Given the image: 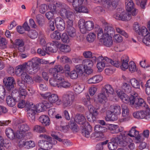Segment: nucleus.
<instances>
[{"instance_id":"nucleus-1","label":"nucleus","mask_w":150,"mask_h":150,"mask_svg":"<svg viewBox=\"0 0 150 150\" xmlns=\"http://www.w3.org/2000/svg\"><path fill=\"white\" fill-rule=\"evenodd\" d=\"M114 91L111 85L106 84L103 86L101 89V92L98 95V100L100 103L105 100L109 95H113Z\"/></svg>"},{"instance_id":"nucleus-2","label":"nucleus","mask_w":150,"mask_h":150,"mask_svg":"<svg viewBox=\"0 0 150 150\" xmlns=\"http://www.w3.org/2000/svg\"><path fill=\"white\" fill-rule=\"evenodd\" d=\"M29 64L30 61L16 66L15 69L16 75L19 76H21V78H24L26 72L33 73L32 67Z\"/></svg>"},{"instance_id":"nucleus-3","label":"nucleus","mask_w":150,"mask_h":150,"mask_svg":"<svg viewBox=\"0 0 150 150\" xmlns=\"http://www.w3.org/2000/svg\"><path fill=\"white\" fill-rule=\"evenodd\" d=\"M79 27L80 31L83 34L88 31H90L94 27V23L92 21H88L85 22L83 19H80L78 22Z\"/></svg>"},{"instance_id":"nucleus-4","label":"nucleus","mask_w":150,"mask_h":150,"mask_svg":"<svg viewBox=\"0 0 150 150\" xmlns=\"http://www.w3.org/2000/svg\"><path fill=\"white\" fill-rule=\"evenodd\" d=\"M75 100L74 93L71 92L64 94L62 96V104L64 108L69 107L73 104Z\"/></svg>"},{"instance_id":"nucleus-5","label":"nucleus","mask_w":150,"mask_h":150,"mask_svg":"<svg viewBox=\"0 0 150 150\" xmlns=\"http://www.w3.org/2000/svg\"><path fill=\"white\" fill-rule=\"evenodd\" d=\"M87 0H74L72 5L76 12L79 13H88L89 11L88 9L83 5V2H85Z\"/></svg>"},{"instance_id":"nucleus-6","label":"nucleus","mask_w":150,"mask_h":150,"mask_svg":"<svg viewBox=\"0 0 150 150\" xmlns=\"http://www.w3.org/2000/svg\"><path fill=\"white\" fill-rule=\"evenodd\" d=\"M40 95L44 99H48L49 102L52 104L56 103L58 105L61 104V100L59 99L57 94L47 92L44 94L40 93Z\"/></svg>"},{"instance_id":"nucleus-7","label":"nucleus","mask_w":150,"mask_h":150,"mask_svg":"<svg viewBox=\"0 0 150 150\" xmlns=\"http://www.w3.org/2000/svg\"><path fill=\"white\" fill-rule=\"evenodd\" d=\"M129 11L119 10V12L114 14V18L117 20L125 21L130 20L131 15Z\"/></svg>"},{"instance_id":"nucleus-8","label":"nucleus","mask_w":150,"mask_h":150,"mask_svg":"<svg viewBox=\"0 0 150 150\" xmlns=\"http://www.w3.org/2000/svg\"><path fill=\"white\" fill-rule=\"evenodd\" d=\"M122 135H118L115 138H112L109 142L108 144V149L110 150H115L117 149L118 144L121 146L122 143Z\"/></svg>"},{"instance_id":"nucleus-9","label":"nucleus","mask_w":150,"mask_h":150,"mask_svg":"<svg viewBox=\"0 0 150 150\" xmlns=\"http://www.w3.org/2000/svg\"><path fill=\"white\" fill-rule=\"evenodd\" d=\"M48 63V61L45 59L35 57L32 58L30 61L29 65L32 67L33 73H35L38 70V63L42 64H47Z\"/></svg>"},{"instance_id":"nucleus-10","label":"nucleus","mask_w":150,"mask_h":150,"mask_svg":"<svg viewBox=\"0 0 150 150\" xmlns=\"http://www.w3.org/2000/svg\"><path fill=\"white\" fill-rule=\"evenodd\" d=\"M119 0H102L103 6L108 10L111 11L117 6Z\"/></svg>"},{"instance_id":"nucleus-11","label":"nucleus","mask_w":150,"mask_h":150,"mask_svg":"<svg viewBox=\"0 0 150 150\" xmlns=\"http://www.w3.org/2000/svg\"><path fill=\"white\" fill-rule=\"evenodd\" d=\"M18 127L19 129L17 132L16 137L19 139L24 137L26 132L29 130L28 126L26 124H23L19 125Z\"/></svg>"},{"instance_id":"nucleus-12","label":"nucleus","mask_w":150,"mask_h":150,"mask_svg":"<svg viewBox=\"0 0 150 150\" xmlns=\"http://www.w3.org/2000/svg\"><path fill=\"white\" fill-rule=\"evenodd\" d=\"M27 105V116L30 121L33 122L35 120V114L38 112L34 107V105L32 103L30 105Z\"/></svg>"},{"instance_id":"nucleus-13","label":"nucleus","mask_w":150,"mask_h":150,"mask_svg":"<svg viewBox=\"0 0 150 150\" xmlns=\"http://www.w3.org/2000/svg\"><path fill=\"white\" fill-rule=\"evenodd\" d=\"M122 143L121 146L128 147L130 150H133L135 149L134 144L133 142L132 139L129 137H127L124 135H122Z\"/></svg>"},{"instance_id":"nucleus-14","label":"nucleus","mask_w":150,"mask_h":150,"mask_svg":"<svg viewBox=\"0 0 150 150\" xmlns=\"http://www.w3.org/2000/svg\"><path fill=\"white\" fill-rule=\"evenodd\" d=\"M99 61L102 60L104 64H105V66H109L111 64L113 66L118 67L120 66V62L117 60H112L107 57H98Z\"/></svg>"},{"instance_id":"nucleus-15","label":"nucleus","mask_w":150,"mask_h":150,"mask_svg":"<svg viewBox=\"0 0 150 150\" xmlns=\"http://www.w3.org/2000/svg\"><path fill=\"white\" fill-rule=\"evenodd\" d=\"M61 16L63 18L67 20L74 19V15L73 13L69 10H67L65 8H62L60 11Z\"/></svg>"},{"instance_id":"nucleus-16","label":"nucleus","mask_w":150,"mask_h":150,"mask_svg":"<svg viewBox=\"0 0 150 150\" xmlns=\"http://www.w3.org/2000/svg\"><path fill=\"white\" fill-rule=\"evenodd\" d=\"M3 82L4 83L7 89L10 90L14 87V84L15 82L14 78L12 77H6L3 79Z\"/></svg>"},{"instance_id":"nucleus-17","label":"nucleus","mask_w":150,"mask_h":150,"mask_svg":"<svg viewBox=\"0 0 150 150\" xmlns=\"http://www.w3.org/2000/svg\"><path fill=\"white\" fill-rule=\"evenodd\" d=\"M96 58L94 56L91 59H85L82 60V64L84 66V68H91L93 65L94 63H96Z\"/></svg>"},{"instance_id":"nucleus-18","label":"nucleus","mask_w":150,"mask_h":150,"mask_svg":"<svg viewBox=\"0 0 150 150\" xmlns=\"http://www.w3.org/2000/svg\"><path fill=\"white\" fill-rule=\"evenodd\" d=\"M55 23L57 29L60 31L64 30L65 28L64 20L60 17H57L55 20Z\"/></svg>"},{"instance_id":"nucleus-19","label":"nucleus","mask_w":150,"mask_h":150,"mask_svg":"<svg viewBox=\"0 0 150 150\" xmlns=\"http://www.w3.org/2000/svg\"><path fill=\"white\" fill-rule=\"evenodd\" d=\"M57 46L54 43H48L46 47H45V49L46 51L47 54H49L50 52L55 53L58 50Z\"/></svg>"},{"instance_id":"nucleus-20","label":"nucleus","mask_w":150,"mask_h":150,"mask_svg":"<svg viewBox=\"0 0 150 150\" xmlns=\"http://www.w3.org/2000/svg\"><path fill=\"white\" fill-rule=\"evenodd\" d=\"M129 61V57L127 56L124 55L122 57L120 67L122 70H125L128 69L129 65L128 63Z\"/></svg>"},{"instance_id":"nucleus-21","label":"nucleus","mask_w":150,"mask_h":150,"mask_svg":"<svg viewBox=\"0 0 150 150\" xmlns=\"http://www.w3.org/2000/svg\"><path fill=\"white\" fill-rule=\"evenodd\" d=\"M139 132L136 130L135 128L132 127L130 130L129 131L128 133L125 132V134L123 132L121 133L120 135H124L127 137H129V136L131 137H134L135 136L139 134Z\"/></svg>"},{"instance_id":"nucleus-22","label":"nucleus","mask_w":150,"mask_h":150,"mask_svg":"<svg viewBox=\"0 0 150 150\" xmlns=\"http://www.w3.org/2000/svg\"><path fill=\"white\" fill-rule=\"evenodd\" d=\"M14 45L18 47L20 52H23L24 51V43L22 39H18L16 40Z\"/></svg>"},{"instance_id":"nucleus-23","label":"nucleus","mask_w":150,"mask_h":150,"mask_svg":"<svg viewBox=\"0 0 150 150\" xmlns=\"http://www.w3.org/2000/svg\"><path fill=\"white\" fill-rule=\"evenodd\" d=\"M46 102H44L42 103H40L39 104L34 105V107L38 112H41L43 111L45 108H49L50 106L48 103L46 104Z\"/></svg>"},{"instance_id":"nucleus-24","label":"nucleus","mask_w":150,"mask_h":150,"mask_svg":"<svg viewBox=\"0 0 150 150\" xmlns=\"http://www.w3.org/2000/svg\"><path fill=\"white\" fill-rule=\"evenodd\" d=\"M100 42L101 44H103L108 47L111 46L113 44L112 38L110 36L105 37L103 39H101Z\"/></svg>"},{"instance_id":"nucleus-25","label":"nucleus","mask_w":150,"mask_h":150,"mask_svg":"<svg viewBox=\"0 0 150 150\" xmlns=\"http://www.w3.org/2000/svg\"><path fill=\"white\" fill-rule=\"evenodd\" d=\"M148 33L147 29L144 26L142 27L139 32L138 33L139 35L137 36V38L138 40L141 41L144 37H145L146 35H149V34H148Z\"/></svg>"},{"instance_id":"nucleus-26","label":"nucleus","mask_w":150,"mask_h":150,"mask_svg":"<svg viewBox=\"0 0 150 150\" xmlns=\"http://www.w3.org/2000/svg\"><path fill=\"white\" fill-rule=\"evenodd\" d=\"M103 77L100 75L94 76L89 79L88 81V83L89 84H95L98 83L102 80Z\"/></svg>"},{"instance_id":"nucleus-27","label":"nucleus","mask_w":150,"mask_h":150,"mask_svg":"<svg viewBox=\"0 0 150 150\" xmlns=\"http://www.w3.org/2000/svg\"><path fill=\"white\" fill-rule=\"evenodd\" d=\"M74 121L78 124L83 125L86 122V119L83 115L77 114L75 116Z\"/></svg>"},{"instance_id":"nucleus-28","label":"nucleus","mask_w":150,"mask_h":150,"mask_svg":"<svg viewBox=\"0 0 150 150\" xmlns=\"http://www.w3.org/2000/svg\"><path fill=\"white\" fill-rule=\"evenodd\" d=\"M117 119V115L114 114L111 111L108 112L105 117V120L107 121H114Z\"/></svg>"},{"instance_id":"nucleus-29","label":"nucleus","mask_w":150,"mask_h":150,"mask_svg":"<svg viewBox=\"0 0 150 150\" xmlns=\"http://www.w3.org/2000/svg\"><path fill=\"white\" fill-rule=\"evenodd\" d=\"M39 121L43 125L45 126L49 125L50 121L48 117L46 115H42L39 118Z\"/></svg>"},{"instance_id":"nucleus-30","label":"nucleus","mask_w":150,"mask_h":150,"mask_svg":"<svg viewBox=\"0 0 150 150\" xmlns=\"http://www.w3.org/2000/svg\"><path fill=\"white\" fill-rule=\"evenodd\" d=\"M49 72L51 74H53L54 73H58L59 72L62 73L64 72V69L62 66L58 65L55 66L54 68L50 69Z\"/></svg>"},{"instance_id":"nucleus-31","label":"nucleus","mask_w":150,"mask_h":150,"mask_svg":"<svg viewBox=\"0 0 150 150\" xmlns=\"http://www.w3.org/2000/svg\"><path fill=\"white\" fill-rule=\"evenodd\" d=\"M107 130V128L101 126L99 125H96L94 127V130L95 132L97 133H100L101 137L103 136L102 133L106 132Z\"/></svg>"},{"instance_id":"nucleus-32","label":"nucleus","mask_w":150,"mask_h":150,"mask_svg":"<svg viewBox=\"0 0 150 150\" xmlns=\"http://www.w3.org/2000/svg\"><path fill=\"white\" fill-rule=\"evenodd\" d=\"M108 129L112 134L117 133L121 131L117 125H110L108 126Z\"/></svg>"},{"instance_id":"nucleus-33","label":"nucleus","mask_w":150,"mask_h":150,"mask_svg":"<svg viewBox=\"0 0 150 150\" xmlns=\"http://www.w3.org/2000/svg\"><path fill=\"white\" fill-rule=\"evenodd\" d=\"M144 112L145 110L138 111L134 112L133 115L134 117L136 119H144L145 115Z\"/></svg>"},{"instance_id":"nucleus-34","label":"nucleus","mask_w":150,"mask_h":150,"mask_svg":"<svg viewBox=\"0 0 150 150\" xmlns=\"http://www.w3.org/2000/svg\"><path fill=\"white\" fill-rule=\"evenodd\" d=\"M126 8L128 11H130L133 10L134 8V4L132 0H126Z\"/></svg>"},{"instance_id":"nucleus-35","label":"nucleus","mask_w":150,"mask_h":150,"mask_svg":"<svg viewBox=\"0 0 150 150\" xmlns=\"http://www.w3.org/2000/svg\"><path fill=\"white\" fill-rule=\"evenodd\" d=\"M110 108L112 112L117 115L121 113V108L118 105H113L110 106Z\"/></svg>"},{"instance_id":"nucleus-36","label":"nucleus","mask_w":150,"mask_h":150,"mask_svg":"<svg viewBox=\"0 0 150 150\" xmlns=\"http://www.w3.org/2000/svg\"><path fill=\"white\" fill-rule=\"evenodd\" d=\"M6 136L11 140L14 139L15 137V133L12 129L10 128H7L5 130Z\"/></svg>"},{"instance_id":"nucleus-37","label":"nucleus","mask_w":150,"mask_h":150,"mask_svg":"<svg viewBox=\"0 0 150 150\" xmlns=\"http://www.w3.org/2000/svg\"><path fill=\"white\" fill-rule=\"evenodd\" d=\"M115 30L114 28L111 26L107 25L105 26L104 29L105 33L109 36L111 37L115 33Z\"/></svg>"},{"instance_id":"nucleus-38","label":"nucleus","mask_w":150,"mask_h":150,"mask_svg":"<svg viewBox=\"0 0 150 150\" xmlns=\"http://www.w3.org/2000/svg\"><path fill=\"white\" fill-rule=\"evenodd\" d=\"M146 105V103L144 100L142 98H137L136 100L134 107L137 108L140 107H145Z\"/></svg>"},{"instance_id":"nucleus-39","label":"nucleus","mask_w":150,"mask_h":150,"mask_svg":"<svg viewBox=\"0 0 150 150\" xmlns=\"http://www.w3.org/2000/svg\"><path fill=\"white\" fill-rule=\"evenodd\" d=\"M89 111L94 116L97 117V116L99 114L98 110L100 108H95L92 105H88L87 106Z\"/></svg>"},{"instance_id":"nucleus-40","label":"nucleus","mask_w":150,"mask_h":150,"mask_svg":"<svg viewBox=\"0 0 150 150\" xmlns=\"http://www.w3.org/2000/svg\"><path fill=\"white\" fill-rule=\"evenodd\" d=\"M67 32L70 37L74 38L76 36V31L74 27L66 28Z\"/></svg>"},{"instance_id":"nucleus-41","label":"nucleus","mask_w":150,"mask_h":150,"mask_svg":"<svg viewBox=\"0 0 150 150\" xmlns=\"http://www.w3.org/2000/svg\"><path fill=\"white\" fill-rule=\"evenodd\" d=\"M70 86V83L67 81L64 80V79L59 83L58 88H69Z\"/></svg>"},{"instance_id":"nucleus-42","label":"nucleus","mask_w":150,"mask_h":150,"mask_svg":"<svg viewBox=\"0 0 150 150\" xmlns=\"http://www.w3.org/2000/svg\"><path fill=\"white\" fill-rule=\"evenodd\" d=\"M48 143V141L42 139L39 141L38 145L40 148L45 149H49Z\"/></svg>"},{"instance_id":"nucleus-43","label":"nucleus","mask_w":150,"mask_h":150,"mask_svg":"<svg viewBox=\"0 0 150 150\" xmlns=\"http://www.w3.org/2000/svg\"><path fill=\"white\" fill-rule=\"evenodd\" d=\"M84 88V86L83 85L76 84L74 85L73 86V89L77 94L81 93L83 90Z\"/></svg>"},{"instance_id":"nucleus-44","label":"nucleus","mask_w":150,"mask_h":150,"mask_svg":"<svg viewBox=\"0 0 150 150\" xmlns=\"http://www.w3.org/2000/svg\"><path fill=\"white\" fill-rule=\"evenodd\" d=\"M122 91L127 93H131L132 87L129 84L126 83H123L121 87Z\"/></svg>"},{"instance_id":"nucleus-45","label":"nucleus","mask_w":150,"mask_h":150,"mask_svg":"<svg viewBox=\"0 0 150 150\" xmlns=\"http://www.w3.org/2000/svg\"><path fill=\"white\" fill-rule=\"evenodd\" d=\"M130 82L133 87L137 89H140V83L135 78L131 79L130 80Z\"/></svg>"},{"instance_id":"nucleus-46","label":"nucleus","mask_w":150,"mask_h":150,"mask_svg":"<svg viewBox=\"0 0 150 150\" xmlns=\"http://www.w3.org/2000/svg\"><path fill=\"white\" fill-rule=\"evenodd\" d=\"M16 100V99L11 97V96H8L6 98V102L9 106L12 107L15 105Z\"/></svg>"},{"instance_id":"nucleus-47","label":"nucleus","mask_w":150,"mask_h":150,"mask_svg":"<svg viewBox=\"0 0 150 150\" xmlns=\"http://www.w3.org/2000/svg\"><path fill=\"white\" fill-rule=\"evenodd\" d=\"M122 115L123 117H127L129 115V111L127 106L125 104H123L122 105Z\"/></svg>"},{"instance_id":"nucleus-48","label":"nucleus","mask_w":150,"mask_h":150,"mask_svg":"<svg viewBox=\"0 0 150 150\" xmlns=\"http://www.w3.org/2000/svg\"><path fill=\"white\" fill-rule=\"evenodd\" d=\"M138 94L137 93H134L133 95L131 94V96L129 98V101L130 102V104L131 106L134 107L135 103L137 98Z\"/></svg>"},{"instance_id":"nucleus-49","label":"nucleus","mask_w":150,"mask_h":150,"mask_svg":"<svg viewBox=\"0 0 150 150\" xmlns=\"http://www.w3.org/2000/svg\"><path fill=\"white\" fill-rule=\"evenodd\" d=\"M83 66L82 64L77 65L75 67L76 69L75 70L79 75H81L84 71V67H83Z\"/></svg>"},{"instance_id":"nucleus-50","label":"nucleus","mask_w":150,"mask_h":150,"mask_svg":"<svg viewBox=\"0 0 150 150\" xmlns=\"http://www.w3.org/2000/svg\"><path fill=\"white\" fill-rule=\"evenodd\" d=\"M23 145L25 146L27 148H30L34 147L35 146V144L34 141L32 140L26 142H23Z\"/></svg>"},{"instance_id":"nucleus-51","label":"nucleus","mask_w":150,"mask_h":150,"mask_svg":"<svg viewBox=\"0 0 150 150\" xmlns=\"http://www.w3.org/2000/svg\"><path fill=\"white\" fill-rule=\"evenodd\" d=\"M47 141L48 142V147L49 149L52 148L53 145H55L57 143V141L54 138H52L50 137H49Z\"/></svg>"},{"instance_id":"nucleus-52","label":"nucleus","mask_w":150,"mask_h":150,"mask_svg":"<svg viewBox=\"0 0 150 150\" xmlns=\"http://www.w3.org/2000/svg\"><path fill=\"white\" fill-rule=\"evenodd\" d=\"M33 131L38 133H44L46 132L45 128L39 125H36L33 128Z\"/></svg>"},{"instance_id":"nucleus-53","label":"nucleus","mask_w":150,"mask_h":150,"mask_svg":"<svg viewBox=\"0 0 150 150\" xmlns=\"http://www.w3.org/2000/svg\"><path fill=\"white\" fill-rule=\"evenodd\" d=\"M50 37L52 39L59 40L61 38V33L58 31H55L51 34Z\"/></svg>"},{"instance_id":"nucleus-54","label":"nucleus","mask_w":150,"mask_h":150,"mask_svg":"<svg viewBox=\"0 0 150 150\" xmlns=\"http://www.w3.org/2000/svg\"><path fill=\"white\" fill-rule=\"evenodd\" d=\"M37 22L40 26H42L45 24V21L42 16L40 15H37L36 16Z\"/></svg>"},{"instance_id":"nucleus-55","label":"nucleus","mask_w":150,"mask_h":150,"mask_svg":"<svg viewBox=\"0 0 150 150\" xmlns=\"http://www.w3.org/2000/svg\"><path fill=\"white\" fill-rule=\"evenodd\" d=\"M22 79H24V81H25L28 84H32L33 83V79L32 77L26 73L25 74V75L24 76V78H22Z\"/></svg>"},{"instance_id":"nucleus-56","label":"nucleus","mask_w":150,"mask_h":150,"mask_svg":"<svg viewBox=\"0 0 150 150\" xmlns=\"http://www.w3.org/2000/svg\"><path fill=\"white\" fill-rule=\"evenodd\" d=\"M28 36L31 39H33L36 38L38 35V33L35 30H32L29 31L28 34Z\"/></svg>"},{"instance_id":"nucleus-57","label":"nucleus","mask_w":150,"mask_h":150,"mask_svg":"<svg viewBox=\"0 0 150 150\" xmlns=\"http://www.w3.org/2000/svg\"><path fill=\"white\" fill-rule=\"evenodd\" d=\"M96 36L95 34L93 33H89L87 36L86 39L89 42H93L96 39Z\"/></svg>"},{"instance_id":"nucleus-58","label":"nucleus","mask_w":150,"mask_h":150,"mask_svg":"<svg viewBox=\"0 0 150 150\" xmlns=\"http://www.w3.org/2000/svg\"><path fill=\"white\" fill-rule=\"evenodd\" d=\"M59 48L61 51L64 52H68L70 51V47L67 45L61 44Z\"/></svg>"},{"instance_id":"nucleus-59","label":"nucleus","mask_w":150,"mask_h":150,"mask_svg":"<svg viewBox=\"0 0 150 150\" xmlns=\"http://www.w3.org/2000/svg\"><path fill=\"white\" fill-rule=\"evenodd\" d=\"M38 38L40 39V44L42 45H44L46 43L45 40V36L43 33L42 32L39 33Z\"/></svg>"},{"instance_id":"nucleus-60","label":"nucleus","mask_w":150,"mask_h":150,"mask_svg":"<svg viewBox=\"0 0 150 150\" xmlns=\"http://www.w3.org/2000/svg\"><path fill=\"white\" fill-rule=\"evenodd\" d=\"M126 49V47L124 44H121L116 46L114 47V50L117 52H121L124 50Z\"/></svg>"},{"instance_id":"nucleus-61","label":"nucleus","mask_w":150,"mask_h":150,"mask_svg":"<svg viewBox=\"0 0 150 150\" xmlns=\"http://www.w3.org/2000/svg\"><path fill=\"white\" fill-rule=\"evenodd\" d=\"M128 68L129 71L131 72H134L137 70L135 64L133 61L129 62Z\"/></svg>"},{"instance_id":"nucleus-62","label":"nucleus","mask_w":150,"mask_h":150,"mask_svg":"<svg viewBox=\"0 0 150 150\" xmlns=\"http://www.w3.org/2000/svg\"><path fill=\"white\" fill-rule=\"evenodd\" d=\"M146 109L145 110L144 118V119L145 120L150 121V109L146 108Z\"/></svg>"},{"instance_id":"nucleus-63","label":"nucleus","mask_w":150,"mask_h":150,"mask_svg":"<svg viewBox=\"0 0 150 150\" xmlns=\"http://www.w3.org/2000/svg\"><path fill=\"white\" fill-rule=\"evenodd\" d=\"M149 34L143 38L141 41L146 45V46L150 47V33Z\"/></svg>"},{"instance_id":"nucleus-64","label":"nucleus","mask_w":150,"mask_h":150,"mask_svg":"<svg viewBox=\"0 0 150 150\" xmlns=\"http://www.w3.org/2000/svg\"><path fill=\"white\" fill-rule=\"evenodd\" d=\"M99 61H100V62L97 64V66L98 69V71L100 72L103 70L105 66V64L104 63L102 60H100Z\"/></svg>"}]
</instances>
